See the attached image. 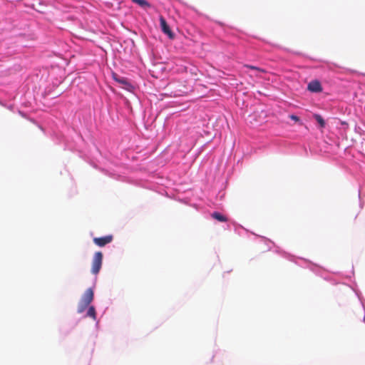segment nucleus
Listing matches in <instances>:
<instances>
[{
    "instance_id": "obj_1",
    "label": "nucleus",
    "mask_w": 365,
    "mask_h": 365,
    "mask_svg": "<svg viewBox=\"0 0 365 365\" xmlns=\"http://www.w3.org/2000/svg\"><path fill=\"white\" fill-rule=\"evenodd\" d=\"M103 263V254L101 252H96L93 257L91 273L96 275L99 273Z\"/></svg>"
},
{
    "instance_id": "obj_2",
    "label": "nucleus",
    "mask_w": 365,
    "mask_h": 365,
    "mask_svg": "<svg viewBox=\"0 0 365 365\" xmlns=\"http://www.w3.org/2000/svg\"><path fill=\"white\" fill-rule=\"evenodd\" d=\"M113 239V235H106L101 237H94L93 242L98 247H103L110 243Z\"/></svg>"
},
{
    "instance_id": "obj_3",
    "label": "nucleus",
    "mask_w": 365,
    "mask_h": 365,
    "mask_svg": "<svg viewBox=\"0 0 365 365\" xmlns=\"http://www.w3.org/2000/svg\"><path fill=\"white\" fill-rule=\"evenodd\" d=\"M160 24L163 32L168 35L170 38H173L174 34L170 29V26L167 24L165 19L163 16L160 17Z\"/></svg>"
},
{
    "instance_id": "obj_4",
    "label": "nucleus",
    "mask_w": 365,
    "mask_h": 365,
    "mask_svg": "<svg viewBox=\"0 0 365 365\" xmlns=\"http://www.w3.org/2000/svg\"><path fill=\"white\" fill-rule=\"evenodd\" d=\"M307 89L312 93H319L322 91V87L318 80H314L309 82Z\"/></svg>"
},
{
    "instance_id": "obj_5",
    "label": "nucleus",
    "mask_w": 365,
    "mask_h": 365,
    "mask_svg": "<svg viewBox=\"0 0 365 365\" xmlns=\"http://www.w3.org/2000/svg\"><path fill=\"white\" fill-rule=\"evenodd\" d=\"M94 297V293L92 288H88L86 290L85 293L83 294L81 301L86 302L88 304L91 303Z\"/></svg>"
},
{
    "instance_id": "obj_6",
    "label": "nucleus",
    "mask_w": 365,
    "mask_h": 365,
    "mask_svg": "<svg viewBox=\"0 0 365 365\" xmlns=\"http://www.w3.org/2000/svg\"><path fill=\"white\" fill-rule=\"evenodd\" d=\"M211 216L212 218H214L215 220L219 221V222H227V218L222 215L221 213L218 212H214L211 214Z\"/></svg>"
},
{
    "instance_id": "obj_7",
    "label": "nucleus",
    "mask_w": 365,
    "mask_h": 365,
    "mask_svg": "<svg viewBox=\"0 0 365 365\" xmlns=\"http://www.w3.org/2000/svg\"><path fill=\"white\" fill-rule=\"evenodd\" d=\"M133 3L138 4L142 8H150V4L146 0H132Z\"/></svg>"
},
{
    "instance_id": "obj_8",
    "label": "nucleus",
    "mask_w": 365,
    "mask_h": 365,
    "mask_svg": "<svg viewBox=\"0 0 365 365\" xmlns=\"http://www.w3.org/2000/svg\"><path fill=\"white\" fill-rule=\"evenodd\" d=\"M86 316L91 317L94 320L96 319V312L93 306H91L88 307Z\"/></svg>"
},
{
    "instance_id": "obj_9",
    "label": "nucleus",
    "mask_w": 365,
    "mask_h": 365,
    "mask_svg": "<svg viewBox=\"0 0 365 365\" xmlns=\"http://www.w3.org/2000/svg\"><path fill=\"white\" fill-rule=\"evenodd\" d=\"M89 306L88 304L83 302L82 301H80L78 305V313H83Z\"/></svg>"
},
{
    "instance_id": "obj_10",
    "label": "nucleus",
    "mask_w": 365,
    "mask_h": 365,
    "mask_svg": "<svg viewBox=\"0 0 365 365\" xmlns=\"http://www.w3.org/2000/svg\"><path fill=\"white\" fill-rule=\"evenodd\" d=\"M314 117L322 128H324L325 126V121L320 115L314 114Z\"/></svg>"
},
{
    "instance_id": "obj_11",
    "label": "nucleus",
    "mask_w": 365,
    "mask_h": 365,
    "mask_svg": "<svg viewBox=\"0 0 365 365\" xmlns=\"http://www.w3.org/2000/svg\"><path fill=\"white\" fill-rule=\"evenodd\" d=\"M114 79L118 83L124 85L130 86L127 80L124 78H118L116 75L114 76Z\"/></svg>"
},
{
    "instance_id": "obj_12",
    "label": "nucleus",
    "mask_w": 365,
    "mask_h": 365,
    "mask_svg": "<svg viewBox=\"0 0 365 365\" xmlns=\"http://www.w3.org/2000/svg\"><path fill=\"white\" fill-rule=\"evenodd\" d=\"M245 67L248 68H250L252 70H255V71H257L259 72H262V73H264L265 71L261 68H259V67H257V66H251V65H245Z\"/></svg>"
},
{
    "instance_id": "obj_13",
    "label": "nucleus",
    "mask_w": 365,
    "mask_h": 365,
    "mask_svg": "<svg viewBox=\"0 0 365 365\" xmlns=\"http://www.w3.org/2000/svg\"><path fill=\"white\" fill-rule=\"evenodd\" d=\"M289 118H290L292 120H294V121H296V122H297V121H299V117H297V115H289Z\"/></svg>"
}]
</instances>
